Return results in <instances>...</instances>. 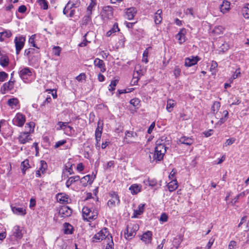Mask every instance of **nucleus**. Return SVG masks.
Segmentation results:
<instances>
[{"instance_id":"nucleus-9","label":"nucleus","mask_w":249,"mask_h":249,"mask_svg":"<svg viewBox=\"0 0 249 249\" xmlns=\"http://www.w3.org/2000/svg\"><path fill=\"white\" fill-rule=\"evenodd\" d=\"M25 116L21 113H18L13 119L12 122L13 124L22 127L25 124Z\"/></svg>"},{"instance_id":"nucleus-27","label":"nucleus","mask_w":249,"mask_h":249,"mask_svg":"<svg viewBox=\"0 0 249 249\" xmlns=\"http://www.w3.org/2000/svg\"><path fill=\"white\" fill-rule=\"evenodd\" d=\"M13 235L17 239H21L23 236L22 230L19 226H15L13 228Z\"/></svg>"},{"instance_id":"nucleus-16","label":"nucleus","mask_w":249,"mask_h":249,"mask_svg":"<svg viewBox=\"0 0 249 249\" xmlns=\"http://www.w3.org/2000/svg\"><path fill=\"white\" fill-rule=\"evenodd\" d=\"M137 10L135 7H130L125 9V17L128 20L132 19L137 14Z\"/></svg>"},{"instance_id":"nucleus-29","label":"nucleus","mask_w":249,"mask_h":249,"mask_svg":"<svg viewBox=\"0 0 249 249\" xmlns=\"http://www.w3.org/2000/svg\"><path fill=\"white\" fill-rule=\"evenodd\" d=\"M80 179V177L79 176H74L68 178L66 182V186L67 188H69L70 186L73 183L78 181Z\"/></svg>"},{"instance_id":"nucleus-32","label":"nucleus","mask_w":249,"mask_h":249,"mask_svg":"<svg viewBox=\"0 0 249 249\" xmlns=\"http://www.w3.org/2000/svg\"><path fill=\"white\" fill-rule=\"evenodd\" d=\"M9 59L7 55H2L0 57V65L2 67H5L7 66L9 64Z\"/></svg>"},{"instance_id":"nucleus-18","label":"nucleus","mask_w":249,"mask_h":249,"mask_svg":"<svg viewBox=\"0 0 249 249\" xmlns=\"http://www.w3.org/2000/svg\"><path fill=\"white\" fill-rule=\"evenodd\" d=\"M94 64L95 66L100 69L101 72H104L106 71L105 64L103 60L96 58L94 61Z\"/></svg>"},{"instance_id":"nucleus-64","label":"nucleus","mask_w":249,"mask_h":249,"mask_svg":"<svg viewBox=\"0 0 249 249\" xmlns=\"http://www.w3.org/2000/svg\"><path fill=\"white\" fill-rule=\"evenodd\" d=\"M214 239H213V238H211V239H210V240L206 246V249H210L214 242Z\"/></svg>"},{"instance_id":"nucleus-31","label":"nucleus","mask_w":249,"mask_h":249,"mask_svg":"<svg viewBox=\"0 0 249 249\" xmlns=\"http://www.w3.org/2000/svg\"><path fill=\"white\" fill-rule=\"evenodd\" d=\"M242 14L244 18H249V3H246L242 8Z\"/></svg>"},{"instance_id":"nucleus-42","label":"nucleus","mask_w":249,"mask_h":249,"mask_svg":"<svg viewBox=\"0 0 249 249\" xmlns=\"http://www.w3.org/2000/svg\"><path fill=\"white\" fill-rule=\"evenodd\" d=\"M136 74L137 75H135L136 74L134 73L133 78L131 81V82H133V84H136L138 82L139 79H140V77L142 75V73L141 71H137Z\"/></svg>"},{"instance_id":"nucleus-59","label":"nucleus","mask_w":249,"mask_h":249,"mask_svg":"<svg viewBox=\"0 0 249 249\" xmlns=\"http://www.w3.org/2000/svg\"><path fill=\"white\" fill-rule=\"evenodd\" d=\"M168 215L165 213H161L159 219L160 221L162 222H165L168 220Z\"/></svg>"},{"instance_id":"nucleus-28","label":"nucleus","mask_w":249,"mask_h":249,"mask_svg":"<svg viewBox=\"0 0 249 249\" xmlns=\"http://www.w3.org/2000/svg\"><path fill=\"white\" fill-rule=\"evenodd\" d=\"M230 3L229 1H223L222 4L220 5V11L223 14L227 12L230 9Z\"/></svg>"},{"instance_id":"nucleus-45","label":"nucleus","mask_w":249,"mask_h":249,"mask_svg":"<svg viewBox=\"0 0 249 249\" xmlns=\"http://www.w3.org/2000/svg\"><path fill=\"white\" fill-rule=\"evenodd\" d=\"M144 204H140L138 206V209L134 211V213L136 215H141L143 212L144 210Z\"/></svg>"},{"instance_id":"nucleus-3","label":"nucleus","mask_w":249,"mask_h":249,"mask_svg":"<svg viewBox=\"0 0 249 249\" xmlns=\"http://www.w3.org/2000/svg\"><path fill=\"white\" fill-rule=\"evenodd\" d=\"M83 217L85 220L90 221L96 219L98 213L96 210H92L88 207L85 206L82 209Z\"/></svg>"},{"instance_id":"nucleus-54","label":"nucleus","mask_w":249,"mask_h":249,"mask_svg":"<svg viewBox=\"0 0 249 249\" xmlns=\"http://www.w3.org/2000/svg\"><path fill=\"white\" fill-rule=\"evenodd\" d=\"M8 75L4 71L0 72V82L4 81L8 77Z\"/></svg>"},{"instance_id":"nucleus-25","label":"nucleus","mask_w":249,"mask_h":249,"mask_svg":"<svg viewBox=\"0 0 249 249\" xmlns=\"http://www.w3.org/2000/svg\"><path fill=\"white\" fill-rule=\"evenodd\" d=\"M11 209L14 213L18 215H24L26 214V210L23 208L17 207L11 205Z\"/></svg>"},{"instance_id":"nucleus-38","label":"nucleus","mask_w":249,"mask_h":249,"mask_svg":"<svg viewBox=\"0 0 249 249\" xmlns=\"http://www.w3.org/2000/svg\"><path fill=\"white\" fill-rule=\"evenodd\" d=\"M164 155V154H160V152L155 149V152L153 154V160L160 161L163 159Z\"/></svg>"},{"instance_id":"nucleus-19","label":"nucleus","mask_w":249,"mask_h":249,"mask_svg":"<svg viewBox=\"0 0 249 249\" xmlns=\"http://www.w3.org/2000/svg\"><path fill=\"white\" fill-rule=\"evenodd\" d=\"M186 33V29L185 28H182L176 35V37L178 40L179 44H182L185 42Z\"/></svg>"},{"instance_id":"nucleus-7","label":"nucleus","mask_w":249,"mask_h":249,"mask_svg":"<svg viewBox=\"0 0 249 249\" xmlns=\"http://www.w3.org/2000/svg\"><path fill=\"white\" fill-rule=\"evenodd\" d=\"M108 236H111L108 231L107 229L106 228H104L102 230H101L99 232L94 235L93 237L92 238L93 242H98L101 240H103L104 239H106L107 237L108 240L109 239Z\"/></svg>"},{"instance_id":"nucleus-24","label":"nucleus","mask_w":249,"mask_h":249,"mask_svg":"<svg viewBox=\"0 0 249 249\" xmlns=\"http://www.w3.org/2000/svg\"><path fill=\"white\" fill-rule=\"evenodd\" d=\"M152 236V232L151 231H147L142 235L141 239L146 244L149 243L151 242Z\"/></svg>"},{"instance_id":"nucleus-12","label":"nucleus","mask_w":249,"mask_h":249,"mask_svg":"<svg viewBox=\"0 0 249 249\" xmlns=\"http://www.w3.org/2000/svg\"><path fill=\"white\" fill-rule=\"evenodd\" d=\"M18 142L21 144H25L31 140L30 133L28 132H21L18 137Z\"/></svg>"},{"instance_id":"nucleus-53","label":"nucleus","mask_w":249,"mask_h":249,"mask_svg":"<svg viewBox=\"0 0 249 249\" xmlns=\"http://www.w3.org/2000/svg\"><path fill=\"white\" fill-rule=\"evenodd\" d=\"M181 73V70L178 66H176L174 70V75L176 78H178Z\"/></svg>"},{"instance_id":"nucleus-20","label":"nucleus","mask_w":249,"mask_h":249,"mask_svg":"<svg viewBox=\"0 0 249 249\" xmlns=\"http://www.w3.org/2000/svg\"><path fill=\"white\" fill-rule=\"evenodd\" d=\"M137 134L133 131H126L125 132V136L124 140L127 143H131L134 142Z\"/></svg>"},{"instance_id":"nucleus-6","label":"nucleus","mask_w":249,"mask_h":249,"mask_svg":"<svg viewBox=\"0 0 249 249\" xmlns=\"http://www.w3.org/2000/svg\"><path fill=\"white\" fill-rule=\"evenodd\" d=\"M25 41V37L23 36H19L15 37L14 39V43L15 44L17 54H18L21 50L23 49Z\"/></svg>"},{"instance_id":"nucleus-51","label":"nucleus","mask_w":249,"mask_h":249,"mask_svg":"<svg viewBox=\"0 0 249 249\" xmlns=\"http://www.w3.org/2000/svg\"><path fill=\"white\" fill-rule=\"evenodd\" d=\"M38 2L43 9H48V3L46 0H38Z\"/></svg>"},{"instance_id":"nucleus-2","label":"nucleus","mask_w":249,"mask_h":249,"mask_svg":"<svg viewBox=\"0 0 249 249\" xmlns=\"http://www.w3.org/2000/svg\"><path fill=\"white\" fill-rule=\"evenodd\" d=\"M19 75L22 81L25 83H29L32 81L33 70L28 67L21 69L18 72Z\"/></svg>"},{"instance_id":"nucleus-5","label":"nucleus","mask_w":249,"mask_h":249,"mask_svg":"<svg viewBox=\"0 0 249 249\" xmlns=\"http://www.w3.org/2000/svg\"><path fill=\"white\" fill-rule=\"evenodd\" d=\"M109 196L111 198L108 200L107 203L108 206L110 208H112L117 205H119L120 201L117 193L112 191L109 193Z\"/></svg>"},{"instance_id":"nucleus-47","label":"nucleus","mask_w":249,"mask_h":249,"mask_svg":"<svg viewBox=\"0 0 249 249\" xmlns=\"http://www.w3.org/2000/svg\"><path fill=\"white\" fill-rule=\"evenodd\" d=\"M118 83V80H114L111 81L110 84L109 85V90L113 91L115 89V87L116 86L117 83Z\"/></svg>"},{"instance_id":"nucleus-14","label":"nucleus","mask_w":249,"mask_h":249,"mask_svg":"<svg viewBox=\"0 0 249 249\" xmlns=\"http://www.w3.org/2000/svg\"><path fill=\"white\" fill-rule=\"evenodd\" d=\"M47 164L44 160H40L38 169L36 171V176L40 177L41 174H44L47 169Z\"/></svg>"},{"instance_id":"nucleus-15","label":"nucleus","mask_w":249,"mask_h":249,"mask_svg":"<svg viewBox=\"0 0 249 249\" xmlns=\"http://www.w3.org/2000/svg\"><path fill=\"white\" fill-rule=\"evenodd\" d=\"M95 178V176H90L89 175H88L83 177L80 179V183L84 186H86L88 185V183L91 184L94 178Z\"/></svg>"},{"instance_id":"nucleus-60","label":"nucleus","mask_w":249,"mask_h":249,"mask_svg":"<svg viewBox=\"0 0 249 249\" xmlns=\"http://www.w3.org/2000/svg\"><path fill=\"white\" fill-rule=\"evenodd\" d=\"M248 192L246 193V191H244L240 194H239L238 195H237L235 198H234V200L235 201V202L237 201L238 199H239L240 197H243L246 195L247 194Z\"/></svg>"},{"instance_id":"nucleus-30","label":"nucleus","mask_w":249,"mask_h":249,"mask_svg":"<svg viewBox=\"0 0 249 249\" xmlns=\"http://www.w3.org/2000/svg\"><path fill=\"white\" fill-rule=\"evenodd\" d=\"M91 15L86 12V15L82 18L81 21V24L82 25H86L89 23L91 20Z\"/></svg>"},{"instance_id":"nucleus-39","label":"nucleus","mask_w":249,"mask_h":249,"mask_svg":"<svg viewBox=\"0 0 249 249\" xmlns=\"http://www.w3.org/2000/svg\"><path fill=\"white\" fill-rule=\"evenodd\" d=\"M220 107V103L219 102L215 101L213 103L211 110L213 114H217L219 108Z\"/></svg>"},{"instance_id":"nucleus-23","label":"nucleus","mask_w":249,"mask_h":249,"mask_svg":"<svg viewBox=\"0 0 249 249\" xmlns=\"http://www.w3.org/2000/svg\"><path fill=\"white\" fill-rule=\"evenodd\" d=\"M129 190L133 195H136L141 191L142 185L138 184H133L129 187Z\"/></svg>"},{"instance_id":"nucleus-34","label":"nucleus","mask_w":249,"mask_h":249,"mask_svg":"<svg viewBox=\"0 0 249 249\" xmlns=\"http://www.w3.org/2000/svg\"><path fill=\"white\" fill-rule=\"evenodd\" d=\"M120 31V29L118 27V25L117 23H115L112 27V28L109 30L106 34V36L107 37L110 36L113 33H114L116 32H118Z\"/></svg>"},{"instance_id":"nucleus-57","label":"nucleus","mask_w":249,"mask_h":249,"mask_svg":"<svg viewBox=\"0 0 249 249\" xmlns=\"http://www.w3.org/2000/svg\"><path fill=\"white\" fill-rule=\"evenodd\" d=\"M35 50L34 48H29L26 49L24 51V55L29 58V55L31 53H33Z\"/></svg>"},{"instance_id":"nucleus-36","label":"nucleus","mask_w":249,"mask_h":249,"mask_svg":"<svg viewBox=\"0 0 249 249\" xmlns=\"http://www.w3.org/2000/svg\"><path fill=\"white\" fill-rule=\"evenodd\" d=\"M21 166L22 167L21 168L22 172L23 174H24L25 173L26 170L30 167L29 160L27 159L25 160L24 161H23L21 162Z\"/></svg>"},{"instance_id":"nucleus-46","label":"nucleus","mask_w":249,"mask_h":249,"mask_svg":"<svg viewBox=\"0 0 249 249\" xmlns=\"http://www.w3.org/2000/svg\"><path fill=\"white\" fill-rule=\"evenodd\" d=\"M34 123L33 122H30L26 124L25 125V128L27 130V132L30 133L31 131H34Z\"/></svg>"},{"instance_id":"nucleus-37","label":"nucleus","mask_w":249,"mask_h":249,"mask_svg":"<svg viewBox=\"0 0 249 249\" xmlns=\"http://www.w3.org/2000/svg\"><path fill=\"white\" fill-rule=\"evenodd\" d=\"M96 5V0H90V3L87 9V13H88L89 14H92V12L93 8Z\"/></svg>"},{"instance_id":"nucleus-63","label":"nucleus","mask_w":249,"mask_h":249,"mask_svg":"<svg viewBox=\"0 0 249 249\" xmlns=\"http://www.w3.org/2000/svg\"><path fill=\"white\" fill-rule=\"evenodd\" d=\"M217 63L215 61H212L211 65L210 70L211 71H214L217 67Z\"/></svg>"},{"instance_id":"nucleus-8","label":"nucleus","mask_w":249,"mask_h":249,"mask_svg":"<svg viewBox=\"0 0 249 249\" xmlns=\"http://www.w3.org/2000/svg\"><path fill=\"white\" fill-rule=\"evenodd\" d=\"M101 16L104 19H111L113 17V8L110 6H104L101 12Z\"/></svg>"},{"instance_id":"nucleus-33","label":"nucleus","mask_w":249,"mask_h":249,"mask_svg":"<svg viewBox=\"0 0 249 249\" xmlns=\"http://www.w3.org/2000/svg\"><path fill=\"white\" fill-rule=\"evenodd\" d=\"M168 188L170 192H173L177 189L178 187L177 181L173 180L168 184Z\"/></svg>"},{"instance_id":"nucleus-44","label":"nucleus","mask_w":249,"mask_h":249,"mask_svg":"<svg viewBox=\"0 0 249 249\" xmlns=\"http://www.w3.org/2000/svg\"><path fill=\"white\" fill-rule=\"evenodd\" d=\"M68 123V122H58L57 124L58 127L56 128V129L57 130L65 129L67 127Z\"/></svg>"},{"instance_id":"nucleus-43","label":"nucleus","mask_w":249,"mask_h":249,"mask_svg":"<svg viewBox=\"0 0 249 249\" xmlns=\"http://www.w3.org/2000/svg\"><path fill=\"white\" fill-rule=\"evenodd\" d=\"M8 105L12 107L16 106L18 104V100L17 98H13L8 100Z\"/></svg>"},{"instance_id":"nucleus-48","label":"nucleus","mask_w":249,"mask_h":249,"mask_svg":"<svg viewBox=\"0 0 249 249\" xmlns=\"http://www.w3.org/2000/svg\"><path fill=\"white\" fill-rule=\"evenodd\" d=\"M36 35H33L31 36V37L29 39V43L34 47L36 48L37 49H39L35 43V39L36 38Z\"/></svg>"},{"instance_id":"nucleus-56","label":"nucleus","mask_w":249,"mask_h":249,"mask_svg":"<svg viewBox=\"0 0 249 249\" xmlns=\"http://www.w3.org/2000/svg\"><path fill=\"white\" fill-rule=\"evenodd\" d=\"M66 142H67V141L66 140H62L56 142V143L54 146V147L55 148H57L59 147L60 146L64 145Z\"/></svg>"},{"instance_id":"nucleus-35","label":"nucleus","mask_w":249,"mask_h":249,"mask_svg":"<svg viewBox=\"0 0 249 249\" xmlns=\"http://www.w3.org/2000/svg\"><path fill=\"white\" fill-rule=\"evenodd\" d=\"M175 105V101L172 99H168L167 101L166 110L168 112H171Z\"/></svg>"},{"instance_id":"nucleus-1","label":"nucleus","mask_w":249,"mask_h":249,"mask_svg":"<svg viewBox=\"0 0 249 249\" xmlns=\"http://www.w3.org/2000/svg\"><path fill=\"white\" fill-rule=\"evenodd\" d=\"M80 5V0H70L64 7L63 13L67 17L72 18L75 13L74 8L79 7Z\"/></svg>"},{"instance_id":"nucleus-50","label":"nucleus","mask_w":249,"mask_h":249,"mask_svg":"<svg viewBox=\"0 0 249 249\" xmlns=\"http://www.w3.org/2000/svg\"><path fill=\"white\" fill-rule=\"evenodd\" d=\"M240 74H241L240 69V68H238V69H237L236 70V71H235L234 73L232 74L231 77V81H232V80L233 79H235L237 78V77H238L239 76H240Z\"/></svg>"},{"instance_id":"nucleus-21","label":"nucleus","mask_w":249,"mask_h":249,"mask_svg":"<svg viewBox=\"0 0 249 249\" xmlns=\"http://www.w3.org/2000/svg\"><path fill=\"white\" fill-rule=\"evenodd\" d=\"M194 142L193 140L190 138L186 136H182L178 140V143L184 144L187 145H191Z\"/></svg>"},{"instance_id":"nucleus-58","label":"nucleus","mask_w":249,"mask_h":249,"mask_svg":"<svg viewBox=\"0 0 249 249\" xmlns=\"http://www.w3.org/2000/svg\"><path fill=\"white\" fill-rule=\"evenodd\" d=\"M235 141V139L234 138H231L230 139H229L226 140V142H225L224 146H227L228 145H230L233 143Z\"/></svg>"},{"instance_id":"nucleus-40","label":"nucleus","mask_w":249,"mask_h":249,"mask_svg":"<svg viewBox=\"0 0 249 249\" xmlns=\"http://www.w3.org/2000/svg\"><path fill=\"white\" fill-rule=\"evenodd\" d=\"M64 233L65 234H71L72 233V226L71 225L68 223H65L64 224Z\"/></svg>"},{"instance_id":"nucleus-41","label":"nucleus","mask_w":249,"mask_h":249,"mask_svg":"<svg viewBox=\"0 0 249 249\" xmlns=\"http://www.w3.org/2000/svg\"><path fill=\"white\" fill-rule=\"evenodd\" d=\"M152 48L151 47H149L148 48H146L144 51L143 53L142 54V61L143 62H144L145 63H147L148 61V55L149 53L148 50L151 49Z\"/></svg>"},{"instance_id":"nucleus-22","label":"nucleus","mask_w":249,"mask_h":249,"mask_svg":"<svg viewBox=\"0 0 249 249\" xmlns=\"http://www.w3.org/2000/svg\"><path fill=\"white\" fill-rule=\"evenodd\" d=\"M57 200L60 203L62 204H64L69 203V201L70 200V199L69 198L68 195L65 194L60 193L57 195Z\"/></svg>"},{"instance_id":"nucleus-10","label":"nucleus","mask_w":249,"mask_h":249,"mask_svg":"<svg viewBox=\"0 0 249 249\" xmlns=\"http://www.w3.org/2000/svg\"><path fill=\"white\" fill-rule=\"evenodd\" d=\"M72 210L67 206H62L59 210L58 215L60 217H66L71 215Z\"/></svg>"},{"instance_id":"nucleus-17","label":"nucleus","mask_w":249,"mask_h":249,"mask_svg":"<svg viewBox=\"0 0 249 249\" xmlns=\"http://www.w3.org/2000/svg\"><path fill=\"white\" fill-rule=\"evenodd\" d=\"M162 140H158L156 142V146L155 147L156 151L160 152V154H164L166 152L167 147L163 143H161Z\"/></svg>"},{"instance_id":"nucleus-49","label":"nucleus","mask_w":249,"mask_h":249,"mask_svg":"<svg viewBox=\"0 0 249 249\" xmlns=\"http://www.w3.org/2000/svg\"><path fill=\"white\" fill-rule=\"evenodd\" d=\"M140 103V101L138 98H134L130 101V104L136 107H139Z\"/></svg>"},{"instance_id":"nucleus-62","label":"nucleus","mask_w":249,"mask_h":249,"mask_svg":"<svg viewBox=\"0 0 249 249\" xmlns=\"http://www.w3.org/2000/svg\"><path fill=\"white\" fill-rule=\"evenodd\" d=\"M103 130V123H101L100 121L98 123L97 127L96 129L95 132H102Z\"/></svg>"},{"instance_id":"nucleus-4","label":"nucleus","mask_w":249,"mask_h":249,"mask_svg":"<svg viewBox=\"0 0 249 249\" xmlns=\"http://www.w3.org/2000/svg\"><path fill=\"white\" fill-rule=\"evenodd\" d=\"M139 228V225L137 224H131L127 226L126 232H124L125 238L128 240L132 239L135 235Z\"/></svg>"},{"instance_id":"nucleus-55","label":"nucleus","mask_w":249,"mask_h":249,"mask_svg":"<svg viewBox=\"0 0 249 249\" xmlns=\"http://www.w3.org/2000/svg\"><path fill=\"white\" fill-rule=\"evenodd\" d=\"M61 51V48L59 46H54L53 48V53L55 55L59 56Z\"/></svg>"},{"instance_id":"nucleus-11","label":"nucleus","mask_w":249,"mask_h":249,"mask_svg":"<svg viewBox=\"0 0 249 249\" xmlns=\"http://www.w3.org/2000/svg\"><path fill=\"white\" fill-rule=\"evenodd\" d=\"M200 60V58L198 56H191L185 58L184 65L188 67L193 66L197 64Z\"/></svg>"},{"instance_id":"nucleus-61","label":"nucleus","mask_w":249,"mask_h":249,"mask_svg":"<svg viewBox=\"0 0 249 249\" xmlns=\"http://www.w3.org/2000/svg\"><path fill=\"white\" fill-rule=\"evenodd\" d=\"M88 32L83 37H84V40L83 41L80 43L79 44V47H85L87 45V43L88 42V40H87L86 39V36H87V35L88 34Z\"/></svg>"},{"instance_id":"nucleus-26","label":"nucleus","mask_w":249,"mask_h":249,"mask_svg":"<svg viewBox=\"0 0 249 249\" xmlns=\"http://www.w3.org/2000/svg\"><path fill=\"white\" fill-rule=\"evenodd\" d=\"M162 12L161 9L158 10L155 13L154 19L156 24H159L161 22L162 20Z\"/></svg>"},{"instance_id":"nucleus-13","label":"nucleus","mask_w":249,"mask_h":249,"mask_svg":"<svg viewBox=\"0 0 249 249\" xmlns=\"http://www.w3.org/2000/svg\"><path fill=\"white\" fill-rule=\"evenodd\" d=\"M15 80L10 79L8 82L5 83L1 88L2 94H5L6 91L11 90L14 88Z\"/></svg>"},{"instance_id":"nucleus-52","label":"nucleus","mask_w":249,"mask_h":249,"mask_svg":"<svg viewBox=\"0 0 249 249\" xmlns=\"http://www.w3.org/2000/svg\"><path fill=\"white\" fill-rule=\"evenodd\" d=\"M229 46L228 44V43L224 42V43L221 44V45H220V51L222 52H225L226 51H227L229 49Z\"/></svg>"}]
</instances>
